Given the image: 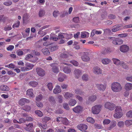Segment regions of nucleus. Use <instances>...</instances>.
I'll list each match as a JSON object with an SVG mask.
<instances>
[{"mask_svg": "<svg viewBox=\"0 0 132 132\" xmlns=\"http://www.w3.org/2000/svg\"><path fill=\"white\" fill-rule=\"evenodd\" d=\"M0 89L3 91H7L10 90L9 88L6 85H2L0 86Z\"/></svg>", "mask_w": 132, "mask_h": 132, "instance_id": "28", "label": "nucleus"}, {"mask_svg": "<svg viewBox=\"0 0 132 132\" xmlns=\"http://www.w3.org/2000/svg\"><path fill=\"white\" fill-rule=\"evenodd\" d=\"M61 91L60 86L57 85L56 86L53 90V92L55 94H57L60 93Z\"/></svg>", "mask_w": 132, "mask_h": 132, "instance_id": "18", "label": "nucleus"}, {"mask_svg": "<svg viewBox=\"0 0 132 132\" xmlns=\"http://www.w3.org/2000/svg\"><path fill=\"white\" fill-rule=\"evenodd\" d=\"M63 107L66 110H69L70 108L69 107L68 104L67 103H64L63 104Z\"/></svg>", "mask_w": 132, "mask_h": 132, "instance_id": "59", "label": "nucleus"}, {"mask_svg": "<svg viewBox=\"0 0 132 132\" xmlns=\"http://www.w3.org/2000/svg\"><path fill=\"white\" fill-rule=\"evenodd\" d=\"M126 79L128 81L132 82V76H127L126 78Z\"/></svg>", "mask_w": 132, "mask_h": 132, "instance_id": "64", "label": "nucleus"}, {"mask_svg": "<svg viewBox=\"0 0 132 132\" xmlns=\"http://www.w3.org/2000/svg\"><path fill=\"white\" fill-rule=\"evenodd\" d=\"M102 107V105H97L94 106L92 109V112L94 114H98L100 112Z\"/></svg>", "mask_w": 132, "mask_h": 132, "instance_id": "5", "label": "nucleus"}, {"mask_svg": "<svg viewBox=\"0 0 132 132\" xmlns=\"http://www.w3.org/2000/svg\"><path fill=\"white\" fill-rule=\"evenodd\" d=\"M48 101L52 103H55L56 102L54 97L51 96L49 98Z\"/></svg>", "mask_w": 132, "mask_h": 132, "instance_id": "42", "label": "nucleus"}, {"mask_svg": "<svg viewBox=\"0 0 132 132\" xmlns=\"http://www.w3.org/2000/svg\"><path fill=\"white\" fill-rule=\"evenodd\" d=\"M33 56L31 54H28L26 55L25 57V59L27 60H28L29 59H31L33 57Z\"/></svg>", "mask_w": 132, "mask_h": 132, "instance_id": "60", "label": "nucleus"}, {"mask_svg": "<svg viewBox=\"0 0 132 132\" xmlns=\"http://www.w3.org/2000/svg\"><path fill=\"white\" fill-rule=\"evenodd\" d=\"M20 24V22L19 21L14 24L12 26L13 28H17L19 27Z\"/></svg>", "mask_w": 132, "mask_h": 132, "instance_id": "49", "label": "nucleus"}, {"mask_svg": "<svg viewBox=\"0 0 132 132\" xmlns=\"http://www.w3.org/2000/svg\"><path fill=\"white\" fill-rule=\"evenodd\" d=\"M48 47L50 51L52 52H53L56 50L58 49V47L57 45L53 46L52 45H49Z\"/></svg>", "mask_w": 132, "mask_h": 132, "instance_id": "25", "label": "nucleus"}, {"mask_svg": "<svg viewBox=\"0 0 132 132\" xmlns=\"http://www.w3.org/2000/svg\"><path fill=\"white\" fill-rule=\"evenodd\" d=\"M96 86L98 89L100 90L104 91L106 88V85H103L101 84H96Z\"/></svg>", "mask_w": 132, "mask_h": 132, "instance_id": "10", "label": "nucleus"}, {"mask_svg": "<svg viewBox=\"0 0 132 132\" xmlns=\"http://www.w3.org/2000/svg\"><path fill=\"white\" fill-rule=\"evenodd\" d=\"M112 90L114 92H119L122 90V87L121 84L119 82H114L111 85Z\"/></svg>", "mask_w": 132, "mask_h": 132, "instance_id": "1", "label": "nucleus"}, {"mask_svg": "<svg viewBox=\"0 0 132 132\" xmlns=\"http://www.w3.org/2000/svg\"><path fill=\"white\" fill-rule=\"evenodd\" d=\"M93 72L96 74H99L102 73V70L98 67H96L93 68Z\"/></svg>", "mask_w": 132, "mask_h": 132, "instance_id": "14", "label": "nucleus"}, {"mask_svg": "<svg viewBox=\"0 0 132 132\" xmlns=\"http://www.w3.org/2000/svg\"><path fill=\"white\" fill-rule=\"evenodd\" d=\"M129 49V47L126 45L121 46L120 47V50L122 52H126L128 51Z\"/></svg>", "mask_w": 132, "mask_h": 132, "instance_id": "13", "label": "nucleus"}, {"mask_svg": "<svg viewBox=\"0 0 132 132\" xmlns=\"http://www.w3.org/2000/svg\"><path fill=\"white\" fill-rule=\"evenodd\" d=\"M57 100L58 102L60 103L63 102V97L61 95H59L57 97Z\"/></svg>", "mask_w": 132, "mask_h": 132, "instance_id": "46", "label": "nucleus"}, {"mask_svg": "<svg viewBox=\"0 0 132 132\" xmlns=\"http://www.w3.org/2000/svg\"><path fill=\"white\" fill-rule=\"evenodd\" d=\"M115 111L116 112H122V110L121 106H118L116 107Z\"/></svg>", "mask_w": 132, "mask_h": 132, "instance_id": "43", "label": "nucleus"}, {"mask_svg": "<svg viewBox=\"0 0 132 132\" xmlns=\"http://www.w3.org/2000/svg\"><path fill=\"white\" fill-rule=\"evenodd\" d=\"M75 92L76 94L79 95H81L83 93V92L80 89L78 88L75 90Z\"/></svg>", "mask_w": 132, "mask_h": 132, "instance_id": "45", "label": "nucleus"}, {"mask_svg": "<svg viewBox=\"0 0 132 132\" xmlns=\"http://www.w3.org/2000/svg\"><path fill=\"white\" fill-rule=\"evenodd\" d=\"M116 107V105L113 103L107 102L104 104V107L106 109L110 110H114Z\"/></svg>", "mask_w": 132, "mask_h": 132, "instance_id": "4", "label": "nucleus"}, {"mask_svg": "<svg viewBox=\"0 0 132 132\" xmlns=\"http://www.w3.org/2000/svg\"><path fill=\"white\" fill-rule=\"evenodd\" d=\"M96 99V96L95 95L90 96L88 98V100L91 102L94 101Z\"/></svg>", "mask_w": 132, "mask_h": 132, "instance_id": "38", "label": "nucleus"}, {"mask_svg": "<svg viewBox=\"0 0 132 132\" xmlns=\"http://www.w3.org/2000/svg\"><path fill=\"white\" fill-rule=\"evenodd\" d=\"M63 70L65 73L67 74L70 73L71 71V69L69 67L67 66L63 67Z\"/></svg>", "mask_w": 132, "mask_h": 132, "instance_id": "21", "label": "nucleus"}, {"mask_svg": "<svg viewBox=\"0 0 132 132\" xmlns=\"http://www.w3.org/2000/svg\"><path fill=\"white\" fill-rule=\"evenodd\" d=\"M59 77L58 79V80L60 82H62L64 79L67 78L66 76L64 74L59 73L58 75Z\"/></svg>", "mask_w": 132, "mask_h": 132, "instance_id": "9", "label": "nucleus"}, {"mask_svg": "<svg viewBox=\"0 0 132 132\" xmlns=\"http://www.w3.org/2000/svg\"><path fill=\"white\" fill-rule=\"evenodd\" d=\"M76 103V101L75 100L72 99L70 100L69 102V104L71 106H74Z\"/></svg>", "mask_w": 132, "mask_h": 132, "instance_id": "35", "label": "nucleus"}, {"mask_svg": "<svg viewBox=\"0 0 132 132\" xmlns=\"http://www.w3.org/2000/svg\"><path fill=\"white\" fill-rule=\"evenodd\" d=\"M6 18L4 17L3 15H0V22L1 21L4 22L5 21Z\"/></svg>", "mask_w": 132, "mask_h": 132, "instance_id": "55", "label": "nucleus"}, {"mask_svg": "<svg viewBox=\"0 0 132 132\" xmlns=\"http://www.w3.org/2000/svg\"><path fill=\"white\" fill-rule=\"evenodd\" d=\"M22 109L25 111H28L30 110L31 108L28 105H25L23 107Z\"/></svg>", "mask_w": 132, "mask_h": 132, "instance_id": "40", "label": "nucleus"}, {"mask_svg": "<svg viewBox=\"0 0 132 132\" xmlns=\"http://www.w3.org/2000/svg\"><path fill=\"white\" fill-rule=\"evenodd\" d=\"M62 122L63 124L65 125H68L69 123V122L66 118H63V120H62Z\"/></svg>", "mask_w": 132, "mask_h": 132, "instance_id": "37", "label": "nucleus"}, {"mask_svg": "<svg viewBox=\"0 0 132 132\" xmlns=\"http://www.w3.org/2000/svg\"><path fill=\"white\" fill-rule=\"evenodd\" d=\"M87 122L91 123H93L94 122V121L93 119L90 117L87 118Z\"/></svg>", "mask_w": 132, "mask_h": 132, "instance_id": "52", "label": "nucleus"}, {"mask_svg": "<svg viewBox=\"0 0 132 132\" xmlns=\"http://www.w3.org/2000/svg\"><path fill=\"white\" fill-rule=\"evenodd\" d=\"M50 120L51 118L50 117H46L43 118L42 121L43 122L46 123Z\"/></svg>", "mask_w": 132, "mask_h": 132, "instance_id": "50", "label": "nucleus"}, {"mask_svg": "<svg viewBox=\"0 0 132 132\" xmlns=\"http://www.w3.org/2000/svg\"><path fill=\"white\" fill-rule=\"evenodd\" d=\"M42 52L45 55H48L50 54L49 50L47 48H43L42 50Z\"/></svg>", "mask_w": 132, "mask_h": 132, "instance_id": "30", "label": "nucleus"}, {"mask_svg": "<svg viewBox=\"0 0 132 132\" xmlns=\"http://www.w3.org/2000/svg\"><path fill=\"white\" fill-rule=\"evenodd\" d=\"M82 108L80 106L78 105L73 109V111L76 113H80L82 111Z\"/></svg>", "mask_w": 132, "mask_h": 132, "instance_id": "17", "label": "nucleus"}, {"mask_svg": "<svg viewBox=\"0 0 132 132\" xmlns=\"http://www.w3.org/2000/svg\"><path fill=\"white\" fill-rule=\"evenodd\" d=\"M123 42V41L120 39H114L112 42V43L115 45H120L122 44Z\"/></svg>", "mask_w": 132, "mask_h": 132, "instance_id": "19", "label": "nucleus"}, {"mask_svg": "<svg viewBox=\"0 0 132 132\" xmlns=\"http://www.w3.org/2000/svg\"><path fill=\"white\" fill-rule=\"evenodd\" d=\"M36 70L37 73L39 76L43 77L45 74V71L40 68H37Z\"/></svg>", "mask_w": 132, "mask_h": 132, "instance_id": "7", "label": "nucleus"}, {"mask_svg": "<svg viewBox=\"0 0 132 132\" xmlns=\"http://www.w3.org/2000/svg\"><path fill=\"white\" fill-rule=\"evenodd\" d=\"M47 86L49 90H51L53 88L52 83L51 82H49L47 85Z\"/></svg>", "mask_w": 132, "mask_h": 132, "instance_id": "54", "label": "nucleus"}, {"mask_svg": "<svg viewBox=\"0 0 132 132\" xmlns=\"http://www.w3.org/2000/svg\"><path fill=\"white\" fill-rule=\"evenodd\" d=\"M5 67L10 68H14V65L13 64L11 63L9 65H5Z\"/></svg>", "mask_w": 132, "mask_h": 132, "instance_id": "61", "label": "nucleus"}, {"mask_svg": "<svg viewBox=\"0 0 132 132\" xmlns=\"http://www.w3.org/2000/svg\"><path fill=\"white\" fill-rule=\"evenodd\" d=\"M73 21L75 23H78L79 21V18L78 17L74 18L73 19Z\"/></svg>", "mask_w": 132, "mask_h": 132, "instance_id": "56", "label": "nucleus"}, {"mask_svg": "<svg viewBox=\"0 0 132 132\" xmlns=\"http://www.w3.org/2000/svg\"><path fill=\"white\" fill-rule=\"evenodd\" d=\"M125 124L127 127L130 126L132 125V120H128L125 122Z\"/></svg>", "mask_w": 132, "mask_h": 132, "instance_id": "34", "label": "nucleus"}, {"mask_svg": "<svg viewBox=\"0 0 132 132\" xmlns=\"http://www.w3.org/2000/svg\"><path fill=\"white\" fill-rule=\"evenodd\" d=\"M121 26L118 25H115L113 27V28L111 30L113 32H115L119 30L120 29V28Z\"/></svg>", "mask_w": 132, "mask_h": 132, "instance_id": "29", "label": "nucleus"}, {"mask_svg": "<svg viewBox=\"0 0 132 132\" xmlns=\"http://www.w3.org/2000/svg\"><path fill=\"white\" fill-rule=\"evenodd\" d=\"M89 35V33L87 32L84 31L81 33V37L82 38L88 37Z\"/></svg>", "mask_w": 132, "mask_h": 132, "instance_id": "36", "label": "nucleus"}, {"mask_svg": "<svg viewBox=\"0 0 132 132\" xmlns=\"http://www.w3.org/2000/svg\"><path fill=\"white\" fill-rule=\"evenodd\" d=\"M29 84L30 86L32 87H35L38 85V83L36 81H32L29 83Z\"/></svg>", "mask_w": 132, "mask_h": 132, "instance_id": "32", "label": "nucleus"}, {"mask_svg": "<svg viewBox=\"0 0 132 132\" xmlns=\"http://www.w3.org/2000/svg\"><path fill=\"white\" fill-rule=\"evenodd\" d=\"M78 129L82 131V132H87L86 130L87 128V126L85 124H80L77 126Z\"/></svg>", "mask_w": 132, "mask_h": 132, "instance_id": "6", "label": "nucleus"}, {"mask_svg": "<svg viewBox=\"0 0 132 132\" xmlns=\"http://www.w3.org/2000/svg\"><path fill=\"white\" fill-rule=\"evenodd\" d=\"M56 63H53L51 64V66L52 67V71L55 73H57L59 72V70L58 67L56 66Z\"/></svg>", "mask_w": 132, "mask_h": 132, "instance_id": "12", "label": "nucleus"}, {"mask_svg": "<svg viewBox=\"0 0 132 132\" xmlns=\"http://www.w3.org/2000/svg\"><path fill=\"white\" fill-rule=\"evenodd\" d=\"M59 12L58 11L55 10L54 11L53 13V15L54 17H56L59 14Z\"/></svg>", "mask_w": 132, "mask_h": 132, "instance_id": "63", "label": "nucleus"}, {"mask_svg": "<svg viewBox=\"0 0 132 132\" xmlns=\"http://www.w3.org/2000/svg\"><path fill=\"white\" fill-rule=\"evenodd\" d=\"M116 125V122L114 120L112 121L110 124V126L108 128V130H110L114 128Z\"/></svg>", "mask_w": 132, "mask_h": 132, "instance_id": "20", "label": "nucleus"}, {"mask_svg": "<svg viewBox=\"0 0 132 132\" xmlns=\"http://www.w3.org/2000/svg\"><path fill=\"white\" fill-rule=\"evenodd\" d=\"M35 113L39 117H42L43 116V113L42 112L39 110H36L35 111Z\"/></svg>", "mask_w": 132, "mask_h": 132, "instance_id": "39", "label": "nucleus"}, {"mask_svg": "<svg viewBox=\"0 0 132 132\" xmlns=\"http://www.w3.org/2000/svg\"><path fill=\"white\" fill-rule=\"evenodd\" d=\"M25 65L27 68L28 69L27 70L28 71L31 69L34 66V65L28 63H26Z\"/></svg>", "mask_w": 132, "mask_h": 132, "instance_id": "33", "label": "nucleus"}, {"mask_svg": "<svg viewBox=\"0 0 132 132\" xmlns=\"http://www.w3.org/2000/svg\"><path fill=\"white\" fill-rule=\"evenodd\" d=\"M116 113L114 114L113 116L114 118L119 119L121 118L123 115V113L121 112H116Z\"/></svg>", "mask_w": 132, "mask_h": 132, "instance_id": "24", "label": "nucleus"}, {"mask_svg": "<svg viewBox=\"0 0 132 132\" xmlns=\"http://www.w3.org/2000/svg\"><path fill=\"white\" fill-rule=\"evenodd\" d=\"M118 36L121 37H125L127 36L128 34L127 33H124L118 34Z\"/></svg>", "mask_w": 132, "mask_h": 132, "instance_id": "62", "label": "nucleus"}, {"mask_svg": "<svg viewBox=\"0 0 132 132\" xmlns=\"http://www.w3.org/2000/svg\"><path fill=\"white\" fill-rule=\"evenodd\" d=\"M73 73L75 77L76 78L78 79L81 75V70L79 69H76L74 71Z\"/></svg>", "mask_w": 132, "mask_h": 132, "instance_id": "8", "label": "nucleus"}, {"mask_svg": "<svg viewBox=\"0 0 132 132\" xmlns=\"http://www.w3.org/2000/svg\"><path fill=\"white\" fill-rule=\"evenodd\" d=\"M33 91L32 89L31 88L28 89L27 91V95L30 97H34V95L33 93Z\"/></svg>", "mask_w": 132, "mask_h": 132, "instance_id": "23", "label": "nucleus"}, {"mask_svg": "<svg viewBox=\"0 0 132 132\" xmlns=\"http://www.w3.org/2000/svg\"><path fill=\"white\" fill-rule=\"evenodd\" d=\"M64 97L67 99L72 97L74 96V94L71 93L67 92L64 95Z\"/></svg>", "mask_w": 132, "mask_h": 132, "instance_id": "26", "label": "nucleus"}, {"mask_svg": "<svg viewBox=\"0 0 132 132\" xmlns=\"http://www.w3.org/2000/svg\"><path fill=\"white\" fill-rule=\"evenodd\" d=\"M118 126L120 127H122L124 126V122L122 121H119L117 124Z\"/></svg>", "mask_w": 132, "mask_h": 132, "instance_id": "53", "label": "nucleus"}, {"mask_svg": "<svg viewBox=\"0 0 132 132\" xmlns=\"http://www.w3.org/2000/svg\"><path fill=\"white\" fill-rule=\"evenodd\" d=\"M111 61V60L108 58H104L102 60V62L104 64H107Z\"/></svg>", "mask_w": 132, "mask_h": 132, "instance_id": "31", "label": "nucleus"}, {"mask_svg": "<svg viewBox=\"0 0 132 132\" xmlns=\"http://www.w3.org/2000/svg\"><path fill=\"white\" fill-rule=\"evenodd\" d=\"M70 62L74 65L76 66H78L79 64L78 62L75 60H73L71 61H70Z\"/></svg>", "mask_w": 132, "mask_h": 132, "instance_id": "58", "label": "nucleus"}, {"mask_svg": "<svg viewBox=\"0 0 132 132\" xmlns=\"http://www.w3.org/2000/svg\"><path fill=\"white\" fill-rule=\"evenodd\" d=\"M37 125L41 129L45 130L47 128V125L46 123L43 124L41 122H38Z\"/></svg>", "mask_w": 132, "mask_h": 132, "instance_id": "22", "label": "nucleus"}, {"mask_svg": "<svg viewBox=\"0 0 132 132\" xmlns=\"http://www.w3.org/2000/svg\"><path fill=\"white\" fill-rule=\"evenodd\" d=\"M19 104L21 105H24L25 103H28L30 102L29 100L25 98H22L20 99L19 102Z\"/></svg>", "mask_w": 132, "mask_h": 132, "instance_id": "15", "label": "nucleus"}, {"mask_svg": "<svg viewBox=\"0 0 132 132\" xmlns=\"http://www.w3.org/2000/svg\"><path fill=\"white\" fill-rule=\"evenodd\" d=\"M127 117L130 118H132V110H130L127 112L126 114Z\"/></svg>", "mask_w": 132, "mask_h": 132, "instance_id": "48", "label": "nucleus"}, {"mask_svg": "<svg viewBox=\"0 0 132 132\" xmlns=\"http://www.w3.org/2000/svg\"><path fill=\"white\" fill-rule=\"evenodd\" d=\"M63 34L65 35V38L67 39H70L73 37L72 34H68L67 33L65 34L64 33H63Z\"/></svg>", "mask_w": 132, "mask_h": 132, "instance_id": "44", "label": "nucleus"}, {"mask_svg": "<svg viewBox=\"0 0 132 132\" xmlns=\"http://www.w3.org/2000/svg\"><path fill=\"white\" fill-rule=\"evenodd\" d=\"M43 98V96L42 94H40L37 96L36 98V101H41Z\"/></svg>", "mask_w": 132, "mask_h": 132, "instance_id": "41", "label": "nucleus"}, {"mask_svg": "<svg viewBox=\"0 0 132 132\" xmlns=\"http://www.w3.org/2000/svg\"><path fill=\"white\" fill-rule=\"evenodd\" d=\"M33 125L32 123H29L28 124L26 125V127H25V129L27 131H29L32 128Z\"/></svg>", "mask_w": 132, "mask_h": 132, "instance_id": "27", "label": "nucleus"}, {"mask_svg": "<svg viewBox=\"0 0 132 132\" xmlns=\"http://www.w3.org/2000/svg\"><path fill=\"white\" fill-rule=\"evenodd\" d=\"M112 60L114 63L116 65H119L125 69H127L128 68V66L123 61H121L118 59L115 58H112Z\"/></svg>", "mask_w": 132, "mask_h": 132, "instance_id": "2", "label": "nucleus"}, {"mask_svg": "<svg viewBox=\"0 0 132 132\" xmlns=\"http://www.w3.org/2000/svg\"><path fill=\"white\" fill-rule=\"evenodd\" d=\"M111 122L110 120L107 119H105L103 121V124L104 125H108Z\"/></svg>", "mask_w": 132, "mask_h": 132, "instance_id": "51", "label": "nucleus"}, {"mask_svg": "<svg viewBox=\"0 0 132 132\" xmlns=\"http://www.w3.org/2000/svg\"><path fill=\"white\" fill-rule=\"evenodd\" d=\"M126 91H129L132 89V84L127 82L125 85L124 87Z\"/></svg>", "mask_w": 132, "mask_h": 132, "instance_id": "16", "label": "nucleus"}, {"mask_svg": "<svg viewBox=\"0 0 132 132\" xmlns=\"http://www.w3.org/2000/svg\"><path fill=\"white\" fill-rule=\"evenodd\" d=\"M70 55L72 56V55L69 54L68 51H65L61 54L60 57L62 58L65 59L68 58Z\"/></svg>", "mask_w": 132, "mask_h": 132, "instance_id": "11", "label": "nucleus"}, {"mask_svg": "<svg viewBox=\"0 0 132 132\" xmlns=\"http://www.w3.org/2000/svg\"><path fill=\"white\" fill-rule=\"evenodd\" d=\"M82 79L85 81H87L88 79V76L87 75L85 74L82 76Z\"/></svg>", "mask_w": 132, "mask_h": 132, "instance_id": "57", "label": "nucleus"}, {"mask_svg": "<svg viewBox=\"0 0 132 132\" xmlns=\"http://www.w3.org/2000/svg\"><path fill=\"white\" fill-rule=\"evenodd\" d=\"M81 57V60L84 62H87L90 60V58L89 56V53L87 52H80Z\"/></svg>", "mask_w": 132, "mask_h": 132, "instance_id": "3", "label": "nucleus"}, {"mask_svg": "<svg viewBox=\"0 0 132 132\" xmlns=\"http://www.w3.org/2000/svg\"><path fill=\"white\" fill-rule=\"evenodd\" d=\"M45 14V11L43 10H40L39 12V17H41L43 16Z\"/></svg>", "mask_w": 132, "mask_h": 132, "instance_id": "47", "label": "nucleus"}]
</instances>
